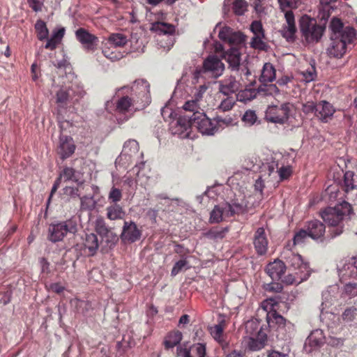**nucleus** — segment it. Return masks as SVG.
Masks as SVG:
<instances>
[{"label":"nucleus","instance_id":"de8ad7c7","mask_svg":"<svg viewBox=\"0 0 357 357\" xmlns=\"http://www.w3.org/2000/svg\"><path fill=\"white\" fill-rule=\"evenodd\" d=\"M307 236L308 234H307V231L305 229H301L295 234L293 238V243L292 244L291 243V248H292L297 245L303 243Z\"/></svg>","mask_w":357,"mask_h":357},{"label":"nucleus","instance_id":"2f4dec72","mask_svg":"<svg viewBox=\"0 0 357 357\" xmlns=\"http://www.w3.org/2000/svg\"><path fill=\"white\" fill-rule=\"evenodd\" d=\"M330 29L332 31L331 36L342 37L344 36V32L347 29H354L350 26H344L340 19L333 17L330 23Z\"/></svg>","mask_w":357,"mask_h":357},{"label":"nucleus","instance_id":"b1692460","mask_svg":"<svg viewBox=\"0 0 357 357\" xmlns=\"http://www.w3.org/2000/svg\"><path fill=\"white\" fill-rule=\"evenodd\" d=\"M225 328L226 321L222 319L218 324H215L210 329L211 335L213 339L217 341L223 349L227 347L229 345V343L226 340V336L224 334Z\"/></svg>","mask_w":357,"mask_h":357},{"label":"nucleus","instance_id":"4c0bfd02","mask_svg":"<svg viewBox=\"0 0 357 357\" xmlns=\"http://www.w3.org/2000/svg\"><path fill=\"white\" fill-rule=\"evenodd\" d=\"M243 93H244V91H242L241 93H239L235 97L228 96L226 98L221 101L220 105L218 106V109L222 112H227L231 110L236 104V100H243Z\"/></svg>","mask_w":357,"mask_h":357},{"label":"nucleus","instance_id":"ea45409f","mask_svg":"<svg viewBox=\"0 0 357 357\" xmlns=\"http://www.w3.org/2000/svg\"><path fill=\"white\" fill-rule=\"evenodd\" d=\"M225 208L227 211L228 216L231 217L236 214H243L246 212V206L243 203L234 202L231 204L225 203Z\"/></svg>","mask_w":357,"mask_h":357},{"label":"nucleus","instance_id":"4be33fe9","mask_svg":"<svg viewBox=\"0 0 357 357\" xmlns=\"http://www.w3.org/2000/svg\"><path fill=\"white\" fill-rule=\"evenodd\" d=\"M137 107V104H135L134 98L130 95H126L116 100L115 111L119 114H125L132 109L139 111Z\"/></svg>","mask_w":357,"mask_h":357},{"label":"nucleus","instance_id":"774afa93","mask_svg":"<svg viewBox=\"0 0 357 357\" xmlns=\"http://www.w3.org/2000/svg\"><path fill=\"white\" fill-rule=\"evenodd\" d=\"M43 0H27L29 7L35 12L42 10L43 6Z\"/></svg>","mask_w":357,"mask_h":357},{"label":"nucleus","instance_id":"2eb2a0df","mask_svg":"<svg viewBox=\"0 0 357 357\" xmlns=\"http://www.w3.org/2000/svg\"><path fill=\"white\" fill-rule=\"evenodd\" d=\"M177 357H205L206 345L202 343H196L189 347H177Z\"/></svg>","mask_w":357,"mask_h":357},{"label":"nucleus","instance_id":"a19ab883","mask_svg":"<svg viewBox=\"0 0 357 357\" xmlns=\"http://www.w3.org/2000/svg\"><path fill=\"white\" fill-rule=\"evenodd\" d=\"M108 43L114 47H121L127 44L128 39L122 33H112L108 38Z\"/></svg>","mask_w":357,"mask_h":357},{"label":"nucleus","instance_id":"052dcab7","mask_svg":"<svg viewBox=\"0 0 357 357\" xmlns=\"http://www.w3.org/2000/svg\"><path fill=\"white\" fill-rule=\"evenodd\" d=\"M316 109H317V104L313 101H307L303 104L302 111L305 114H309L311 113L315 114Z\"/></svg>","mask_w":357,"mask_h":357},{"label":"nucleus","instance_id":"6ab92c4d","mask_svg":"<svg viewBox=\"0 0 357 357\" xmlns=\"http://www.w3.org/2000/svg\"><path fill=\"white\" fill-rule=\"evenodd\" d=\"M335 112L332 104L326 100L319 101L317 103L315 116L321 122L327 123L331 120Z\"/></svg>","mask_w":357,"mask_h":357},{"label":"nucleus","instance_id":"e2e57ef3","mask_svg":"<svg viewBox=\"0 0 357 357\" xmlns=\"http://www.w3.org/2000/svg\"><path fill=\"white\" fill-rule=\"evenodd\" d=\"M129 149L130 152H137L139 150V144L135 139H129L126 141L123 145V150L126 151V150Z\"/></svg>","mask_w":357,"mask_h":357},{"label":"nucleus","instance_id":"20e7f679","mask_svg":"<svg viewBox=\"0 0 357 357\" xmlns=\"http://www.w3.org/2000/svg\"><path fill=\"white\" fill-rule=\"evenodd\" d=\"M294 105L288 102L280 105H269L265 112V119L268 122L284 125L288 123L292 116Z\"/></svg>","mask_w":357,"mask_h":357},{"label":"nucleus","instance_id":"f704fd0d","mask_svg":"<svg viewBox=\"0 0 357 357\" xmlns=\"http://www.w3.org/2000/svg\"><path fill=\"white\" fill-rule=\"evenodd\" d=\"M310 273H301L298 271H295L294 273H289L286 275L284 279L282 280L283 283L286 284H298L302 282L304 280H306L309 276Z\"/></svg>","mask_w":357,"mask_h":357},{"label":"nucleus","instance_id":"4468645a","mask_svg":"<svg viewBox=\"0 0 357 357\" xmlns=\"http://www.w3.org/2000/svg\"><path fill=\"white\" fill-rule=\"evenodd\" d=\"M253 245L258 255L263 256L266 254L268 240L264 227H259L255 231L253 236Z\"/></svg>","mask_w":357,"mask_h":357},{"label":"nucleus","instance_id":"9d476101","mask_svg":"<svg viewBox=\"0 0 357 357\" xmlns=\"http://www.w3.org/2000/svg\"><path fill=\"white\" fill-rule=\"evenodd\" d=\"M278 299V296L270 297L261 303V307L268 312L267 321L269 324L275 322L278 325H284L285 324L284 318L277 312Z\"/></svg>","mask_w":357,"mask_h":357},{"label":"nucleus","instance_id":"a211bd4d","mask_svg":"<svg viewBox=\"0 0 357 357\" xmlns=\"http://www.w3.org/2000/svg\"><path fill=\"white\" fill-rule=\"evenodd\" d=\"M190 114H184L180 116L174 124L171 126L172 134L178 135L181 137L189 136L188 130L192 128L190 118L188 117Z\"/></svg>","mask_w":357,"mask_h":357},{"label":"nucleus","instance_id":"6e6552de","mask_svg":"<svg viewBox=\"0 0 357 357\" xmlns=\"http://www.w3.org/2000/svg\"><path fill=\"white\" fill-rule=\"evenodd\" d=\"M282 258L285 261L284 263L289 268L294 271H298L301 273H310L309 264L304 262L302 257L295 253L291 248V243H289L284 248L282 255Z\"/></svg>","mask_w":357,"mask_h":357},{"label":"nucleus","instance_id":"09e8293b","mask_svg":"<svg viewBox=\"0 0 357 357\" xmlns=\"http://www.w3.org/2000/svg\"><path fill=\"white\" fill-rule=\"evenodd\" d=\"M357 316V309L352 306L350 307H347L345 309L344 312L342 314V319L345 322H351L354 321Z\"/></svg>","mask_w":357,"mask_h":357},{"label":"nucleus","instance_id":"13d9d810","mask_svg":"<svg viewBox=\"0 0 357 357\" xmlns=\"http://www.w3.org/2000/svg\"><path fill=\"white\" fill-rule=\"evenodd\" d=\"M250 30L254 36H264L263 26L260 21H253L250 25Z\"/></svg>","mask_w":357,"mask_h":357},{"label":"nucleus","instance_id":"0e129e2a","mask_svg":"<svg viewBox=\"0 0 357 357\" xmlns=\"http://www.w3.org/2000/svg\"><path fill=\"white\" fill-rule=\"evenodd\" d=\"M69 98V93L63 89L56 93V102L61 105H66Z\"/></svg>","mask_w":357,"mask_h":357},{"label":"nucleus","instance_id":"bf43d9fd","mask_svg":"<svg viewBox=\"0 0 357 357\" xmlns=\"http://www.w3.org/2000/svg\"><path fill=\"white\" fill-rule=\"evenodd\" d=\"M188 264L186 259H181L178 261L173 266L171 272L172 276L176 275L181 272Z\"/></svg>","mask_w":357,"mask_h":357},{"label":"nucleus","instance_id":"c9c22d12","mask_svg":"<svg viewBox=\"0 0 357 357\" xmlns=\"http://www.w3.org/2000/svg\"><path fill=\"white\" fill-rule=\"evenodd\" d=\"M65 29L61 28L53 32L52 37L47 40L45 45V48L50 50H54L56 48L57 45L61 42L64 36Z\"/></svg>","mask_w":357,"mask_h":357},{"label":"nucleus","instance_id":"aec40b11","mask_svg":"<svg viewBox=\"0 0 357 357\" xmlns=\"http://www.w3.org/2000/svg\"><path fill=\"white\" fill-rule=\"evenodd\" d=\"M287 22V26H283L282 35L289 42H293L295 40L296 27L295 24L294 15L291 10H288L284 15Z\"/></svg>","mask_w":357,"mask_h":357},{"label":"nucleus","instance_id":"58836bf2","mask_svg":"<svg viewBox=\"0 0 357 357\" xmlns=\"http://www.w3.org/2000/svg\"><path fill=\"white\" fill-rule=\"evenodd\" d=\"M228 229L227 227H213L207 231L204 236L209 239L218 241L225 238Z\"/></svg>","mask_w":357,"mask_h":357},{"label":"nucleus","instance_id":"7c9ffc66","mask_svg":"<svg viewBox=\"0 0 357 357\" xmlns=\"http://www.w3.org/2000/svg\"><path fill=\"white\" fill-rule=\"evenodd\" d=\"M354 173L351 171H347L344 175L343 183L342 188L347 195L352 194L354 191H357V185L354 183Z\"/></svg>","mask_w":357,"mask_h":357},{"label":"nucleus","instance_id":"dca6fc26","mask_svg":"<svg viewBox=\"0 0 357 357\" xmlns=\"http://www.w3.org/2000/svg\"><path fill=\"white\" fill-rule=\"evenodd\" d=\"M305 229L307 231L308 236L314 240L323 241L326 232V226L318 220H313L306 223Z\"/></svg>","mask_w":357,"mask_h":357},{"label":"nucleus","instance_id":"a878e982","mask_svg":"<svg viewBox=\"0 0 357 357\" xmlns=\"http://www.w3.org/2000/svg\"><path fill=\"white\" fill-rule=\"evenodd\" d=\"M240 87V83L234 77H225L220 82V91L225 96L236 93Z\"/></svg>","mask_w":357,"mask_h":357},{"label":"nucleus","instance_id":"39448f33","mask_svg":"<svg viewBox=\"0 0 357 357\" xmlns=\"http://www.w3.org/2000/svg\"><path fill=\"white\" fill-rule=\"evenodd\" d=\"M300 29L302 36L307 43H318L325 31V26L317 24L314 19L303 16L300 20Z\"/></svg>","mask_w":357,"mask_h":357},{"label":"nucleus","instance_id":"0eeeda50","mask_svg":"<svg viewBox=\"0 0 357 357\" xmlns=\"http://www.w3.org/2000/svg\"><path fill=\"white\" fill-rule=\"evenodd\" d=\"M77 231L75 219L70 218L56 224H51L48 229V239L52 243L62 241L67 234H75Z\"/></svg>","mask_w":357,"mask_h":357},{"label":"nucleus","instance_id":"9b49d317","mask_svg":"<svg viewBox=\"0 0 357 357\" xmlns=\"http://www.w3.org/2000/svg\"><path fill=\"white\" fill-rule=\"evenodd\" d=\"M75 36L86 51L94 52L97 50L99 43L98 38L89 33L88 30L84 28H79L75 31Z\"/></svg>","mask_w":357,"mask_h":357},{"label":"nucleus","instance_id":"cd10ccee","mask_svg":"<svg viewBox=\"0 0 357 357\" xmlns=\"http://www.w3.org/2000/svg\"><path fill=\"white\" fill-rule=\"evenodd\" d=\"M84 250L89 256H94L99 248L97 236L93 233L86 234L84 239Z\"/></svg>","mask_w":357,"mask_h":357},{"label":"nucleus","instance_id":"6e6d98bb","mask_svg":"<svg viewBox=\"0 0 357 357\" xmlns=\"http://www.w3.org/2000/svg\"><path fill=\"white\" fill-rule=\"evenodd\" d=\"M63 195L70 198L79 197V191L77 187L66 186L63 189Z\"/></svg>","mask_w":357,"mask_h":357},{"label":"nucleus","instance_id":"e433bc0d","mask_svg":"<svg viewBox=\"0 0 357 357\" xmlns=\"http://www.w3.org/2000/svg\"><path fill=\"white\" fill-rule=\"evenodd\" d=\"M275 78V70L270 63H266L261 70L259 81L261 83L272 82Z\"/></svg>","mask_w":357,"mask_h":357},{"label":"nucleus","instance_id":"c03bdc74","mask_svg":"<svg viewBox=\"0 0 357 357\" xmlns=\"http://www.w3.org/2000/svg\"><path fill=\"white\" fill-rule=\"evenodd\" d=\"M229 31V29L227 27H225L219 31L218 36L221 40L225 41H229V43H231L234 42V38L237 37V36L235 34L230 36ZM238 43H241L243 41V39L241 37V36H238Z\"/></svg>","mask_w":357,"mask_h":357},{"label":"nucleus","instance_id":"49530a36","mask_svg":"<svg viewBox=\"0 0 357 357\" xmlns=\"http://www.w3.org/2000/svg\"><path fill=\"white\" fill-rule=\"evenodd\" d=\"M123 195L120 189L113 186L108 195V200L110 203L118 204L122 199Z\"/></svg>","mask_w":357,"mask_h":357},{"label":"nucleus","instance_id":"603ef678","mask_svg":"<svg viewBox=\"0 0 357 357\" xmlns=\"http://www.w3.org/2000/svg\"><path fill=\"white\" fill-rule=\"evenodd\" d=\"M257 116L255 111L247 110L242 117V121L249 126L253 125L257 121Z\"/></svg>","mask_w":357,"mask_h":357},{"label":"nucleus","instance_id":"338daca9","mask_svg":"<svg viewBox=\"0 0 357 357\" xmlns=\"http://www.w3.org/2000/svg\"><path fill=\"white\" fill-rule=\"evenodd\" d=\"M303 75L304 80L306 82L313 81L316 77L315 68L314 66H311L306 71L303 73Z\"/></svg>","mask_w":357,"mask_h":357},{"label":"nucleus","instance_id":"3c124183","mask_svg":"<svg viewBox=\"0 0 357 357\" xmlns=\"http://www.w3.org/2000/svg\"><path fill=\"white\" fill-rule=\"evenodd\" d=\"M75 170L72 167H66L60 173L57 178H60V181L63 178L65 181L73 180L75 177Z\"/></svg>","mask_w":357,"mask_h":357},{"label":"nucleus","instance_id":"69168bd1","mask_svg":"<svg viewBox=\"0 0 357 357\" xmlns=\"http://www.w3.org/2000/svg\"><path fill=\"white\" fill-rule=\"evenodd\" d=\"M282 284L279 282H271L265 286V290L268 292L278 293L282 291Z\"/></svg>","mask_w":357,"mask_h":357},{"label":"nucleus","instance_id":"1a4fd4ad","mask_svg":"<svg viewBox=\"0 0 357 357\" xmlns=\"http://www.w3.org/2000/svg\"><path fill=\"white\" fill-rule=\"evenodd\" d=\"M151 31L155 32L159 36H166L167 42L165 45L160 44L163 39H158L160 45L169 51L174 44V38L173 36L175 33V26L169 23L163 22H155L151 24Z\"/></svg>","mask_w":357,"mask_h":357},{"label":"nucleus","instance_id":"f3484780","mask_svg":"<svg viewBox=\"0 0 357 357\" xmlns=\"http://www.w3.org/2000/svg\"><path fill=\"white\" fill-rule=\"evenodd\" d=\"M75 150V145L71 137L61 135L57 153L63 160L72 155Z\"/></svg>","mask_w":357,"mask_h":357},{"label":"nucleus","instance_id":"5701e85b","mask_svg":"<svg viewBox=\"0 0 357 357\" xmlns=\"http://www.w3.org/2000/svg\"><path fill=\"white\" fill-rule=\"evenodd\" d=\"M287 269V265L280 259L270 262L266 268V272L273 280H279Z\"/></svg>","mask_w":357,"mask_h":357},{"label":"nucleus","instance_id":"37998d69","mask_svg":"<svg viewBox=\"0 0 357 357\" xmlns=\"http://www.w3.org/2000/svg\"><path fill=\"white\" fill-rule=\"evenodd\" d=\"M248 8V3L245 0H234L232 2V10L236 15H242Z\"/></svg>","mask_w":357,"mask_h":357},{"label":"nucleus","instance_id":"c756f323","mask_svg":"<svg viewBox=\"0 0 357 357\" xmlns=\"http://www.w3.org/2000/svg\"><path fill=\"white\" fill-rule=\"evenodd\" d=\"M106 217L110 220H122L126 215V211L119 204H112L106 208Z\"/></svg>","mask_w":357,"mask_h":357},{"label":"nucleus","instance_id":"f8f14e48","mask_svg":"<svg viewBox=\"0 0 357 357\" xmlns=\"http://www.w3.org/2000/svg\"><path fill=\"white\" fill-rule=\"evenodd\" d=\"M142 231L138 229L135 222L132 221H124L122 232L120 235L123 243H132L139 240Z\"/></svg>","mask_w":357,"mask_h":357},{"label":"nucleus","instance_id":"f257e3e1","mask_svg":"<svg viewBox=\"0 0 357 357\" xmlns=\"http://www.w3.org/2000/svg\"><path fill=\"white\" fill-rule=\"evenodd\" d=\"M192 128H197L204 135H213L222 125L229 126L232 123L233 119L227 116L223 118L217 116L213 119L208 118L204 113L203 109H197V111L189 112Z\"/></svg>","mask_w":357,"mask_h":357},{"label":"nucleus","instance_id":"680f3d73","mask_svg":"<svg viewBox=\"0 0 357 357\" xmlns=\"http://www.w3.org/2000/svg\"><path fill=\"white\" fill-rule=\"evenodd\" d=\"M278 172L280 178L282 181L289 178L292 174V170L290 166H282Z\"/></svg>","mask_w":357,"mask_h":357},{"label":"nucleus","instance_id":"4d7b16f0","mask_svg":"<svg viewBox=\"0 0 357 357\" xmlns=\"http://www.w3.org/2000/svg\"><path fill=\"white\" fill-rule=\"evenodd\" d=\"M102 54L105 57L110 59L111 61H116L122 58V54L121 52H114L111 50L110 47H105L102 50Z\"/></svg>","mask_w":357,"mask_h":357},{"label":"nucleus","instance_id":"5fc2aeb1","mask_svg":"<svg viewBox=\"0 0 357 357\" xmlns=\"http://www.w3.org/2000/svg\"><path fill=\"white\" fill-rule=\"evenodd\" d=\"M280 6L282 10L286 8H296L301 3V0H278Z\"/></svg>","mask_w":357,"mask_h":357},{"label":"nucleus","instance_id":"864d4df0","mask_svg":"<svg viewBox=\"0 0 357 357\" xmlns=\"http://www.w3.org/2000/svg\"><path fill=\"white\" fill-rule=\"evenodd\" d=\"M260 91L264 92L266 95H276L278 94L280 90L275 84H266L263 83V86H260Z\"/></svg>","mask_w":357,"mask_h":357},{"label":"nucleus","instance_id":"c85d7f7f","mask_svg":"<svg viewBox=\"0 0 357 357\" xmlns=\"http://www.w3.org/2000/svg\"><path fill=\"white\" fill-rule=\"evenodd\" d=\"M95 229L96 231L102 238H107L108 236H112L111 241H118L119 238L107 226L104 219L102 218H98L95 222Z\"/></svg>","mask_w":357,"mask_h":357},{"label":"nucleus","instance_id":"7ed1b4c3","mask_svg":"<svg viewBox=\"0 0 357 357\" xmlns=\"http://www.w3.org/2000/svg\"><path fill=\"white\" fill-rule=\"evenodd\" d=\"M356 31L355 29H347L344 36H331V44L327 49L329 56L333 58H342L347 52V46L353 44L356 40Z\"/></svg>","mask_w":357,"mask_h":357},{"label":"nucleus","instance_id":"bb28decb","mask_svg":"<svg viewBox=\"0 0 357 357\" xmlns=\"http://www.w3.org/2000/svg\"><path fill=\"white\" fill-rule=\"evenodd\" d=\"M267 342V335L259 331L257 337H249L247 341V348L252 351H259L263 349Z\"/></svg>","mask_w":357,"mask_h":357},{"label":"nucleus","instance_id":"a18cd8bd","mask_svg":"<svg viewBox=\"0 0 357 357\" xmlns=\"http://www.w3.org/2000/svg\"><path fill=\"white\" fill-rule=\"evenodd\" d=\"M96 203L92 197L84 196L80 197V208L83 211H92L95 208Z\"/></svg>","mask_w":357,"mask_h":357},{"label":"nucleus","instance_id":"f03ea898","mask_svg":"<svg viewBox=\"0 0 357 357\" xmlns=\"http://www.w3.org/2000/svg\"><path fill=\"white\" fill-rule=\"evenodd\" d=\"M352 212V207L347 202H342L335 207H328L321 213V218L326 223L333 228L330 230L331 237L340 235L343 231L342 222Z\"/></svg>","mask_w":357,"mask_h":357},{"label":"nucleus","instance_id":"423d86ee","mask_svg":"<svg viewBox=\"0 0 357 357\" xmlns=\"http://www.w3.org/2000/svg\"><path fill=\"white\" fill-rule=\"evenodd\" d=\"M137 104V109L142 110L146 108L151 101L150 95V84L144 79L135 80L130 87V94Z\"/></svg>","mask_w":357,"mask_h":357},{"label":"nucleus","instance_id":"ddd939ff","mask_svg":"<svg viewBox=\"0 0 357 357\" xmlns=\"http://www.w3.org/2000/svg\"><path fill=\"white\" fill-rule=\"evenodd\" d=\"M224 70L225 65L217 56L210 55L203 63V71L211 73L215 77L220 76Z\"/></svg>","mask_w":357,"mask_h":357},{"label":"nucleus","instance_id":"393cba45","mask_svg":"<svg viewBox=\"0 0 357 357\" xmlns=\"http://www.w3.org/2000/svg\"><path fill=\"white\" fill-rule=\"evenodd\" d=\"M207 87L205 85L199 86L197 92L195 94L194 98L191 100L187 101L183 106L185 112L197 111V109H202V100L203 94L206 92Z\"/></svg>","mask_w":357,"mask_h":357},{"label":"nucleus","instance_id":"72a5a7b5","mask_svg":"<svg viewBox=\"0 0 357 357\" xmlns=\"http://www.w3.org/2000/svg\"><path fill=\"white\" fill-rule=\"evenodd\" d=\"M228 213L225 208V204L216 205L211 212L210 222L211 223H219L223 220L225 218H227Z\"/></svg>","mask_w":357,"mask_h":357},{"label":"nucleus","instance_id":"79ce46f5","mask_svg":"<svg viewBox=\"0 0 357 357\" xmlns=\"http://www.w3.org/2000/svg\"><path fill=\"white\" fill-rule=\"evenodd\" d=\"M35 29L39 40H44L48 38L49 31L44 21L41 20H37L35 24Z\"/></svg>","mask_w":357,"mask_h":357},{"label":"nucleus","instance_id":"412c9836","mask_svg":"<svg viewBox=\"0 0 357 357\" xmlns=\"http://www.w3.org/2000/svg\"><path fill=\"white\" fill-rule=\"evenodd\" d=\"M241 53L238 48L231 47L221 54V57L229 64L232 70H238L241 63Z\"/></svg>","mask_w":357,"mask_h":357},{"label":"nucleus","instance_id":"473e14b6","mask_svg":"<svg viewBox=\"0 0 357 357\" xmlns=\"http://www.w3.org/2000/svg\"><path fill=\"white\" fill-rule=\"evenodd\" d=\"M183 337L182 333L179 331H173L169 332L165 337L164 340V346L166 349L174 348L178 345Z\"/></svg>","mask_w":357,"mask_h":357},{"label":"nucleus","instance_id":"8fccbe9b","mask_svg":"<svg viewBox=\"0 0 357 357\" xmlns=\"http://www.w3.org/2000/svg\"><path fill=\"white\" fill-rule=\"evenodd\" d=\"M264 37V36H254L250 42L251 47L261 50H265L266 44L262 40Z\"/></svg>","mask_w":357,"mask_h":357}]
</instances>
